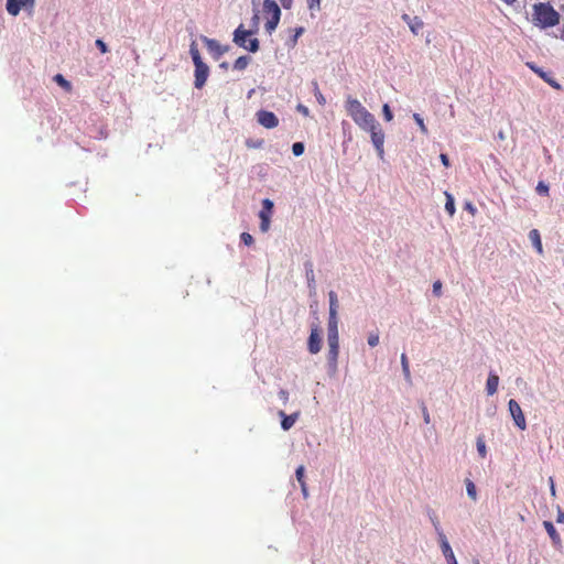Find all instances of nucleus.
I'll list each match as a JSON object with an SVG mask.
<instances>
[{
	"label": "nucleus",
	"instance_id": "nucleus-1",
	"mask_svg": "<svg viewBox=\"0 0 564 564\" xmlns=\"http://www.w3.org/2000/svg\"><path fill=\"white\" fill-rule=\"evenodd\" d=\"M345 109L352 121L364 131L369 132L373 147L380 158L384 154V132L376 117L356 98L347 96Z\"/></svg>",
	"mask_w": 564,
	"mask_h": 564
},
{
	"label": "nucleus",
	"instance_id": "nucleus-34",
	"mask_svg": "<svg viewBox=\"0 0 564 564\" xmlns=\"http://www.w3.org/2000/svg\"><path fill=\"white\" fill-rule=\"evenodd\" d=\"M368 344L371 347H376L379 344V334L378 333L370 334L368 337Z\"/></svg>",
	"mask_w": 564,
	"mask_h": 564
},
{
	"label": "nucleus",
	"instance_id": "nucleus-38",
	"mask_svg": "<svg viewBox=\"0 0 564 564\" xmlns=\"http://www.w3.org/2000/svg\"><path fill=\"white\" fill-rule=\"evenodd\" d=\"M441 290H442V282L441 281H435L433 283V293L436 296H440L441 295Z\"/></svg>",
	"mask_w": 564,
	"mask_h": 564
},
{
	"label": "nucleus",
	"instance_id": "nucleus-2",
	"mask_svg": "<svg viewBox=\"0 0 564 564\" xmlns=\"http://www.w3.org/2000/svg\"><path fill=\"white\" fill-rule=\"evenodd\" d=\"M532 23L541 29L553 28L560 23V13L549 2L534 3Z\"/></svg>",
	"mask_w": 564,
	"mask_h": 564
},
{
	"label": "nucleus",
	"instance_id": "nucleus-44",
	"mask_svg": "<svg viewBox=\"0 0 564 564\" xmlns=\"http://www.w3.org/2000/svg\"><path fill=\"white\" fill-rule=\"evenodd\" d=\"M432 522H433V525H434V528H435V530H436V532H437V533H438L440 531H443V530L441 529V527H440V522H438L437 518L432 519Z\"/></svg>",
	"mask_w": 564,
	"mask_h": 564
},
{
	"label": "nucleus",
	"instance_id": "nucleus-6",
	"mask_svg": "<svg viewBox=\"0 0 564 564\" xmlns=\"http://www.w3.org/2000/svg\"><path fill=\"white\" fill-rule=\"evenodd\" d=\"M273 212V202L269 198L262 200V209L259 213L260 230L267 232L270 228L271 215Z\"/></svg>",
	"mask_w": 564,
	"mask_h": 564
},
{
	"label": "nucleus",
	"instance_id": "nucleus-31",
	"mask_svg": "<svg viewBox=\"0 0 564 564\" xmlns=\"http://www.w3.org/2000/svg\"><path fill=\"white\" fill-rule=\"evenodd\" d=\"M292 152L295 156H300L304 153V144L302 142H295L292 145Z\"/></svg>",
	"mask_w": 564,
	"mask_h": 564
},
{
	"label": "nucleus",
	"instance_id": "nucleus-39",
	"mask_svg": "<svg viewBox=\"0 0 564 564\" xmlns=\"http://www.w3.org/2000/svg\"><path fill=\"white\" fill-rule=\"evenodd\" d=\"M422 414H423L424 422L426 424H429L431 422V416H430V413L427 411V408L424 404L422 405Z\"/></svg>",
	"mask_w": 564,
	"mask_h": 564
},
{
	"label": "nucleus",
	"instance_id": "nucleus-20",
	"mask_svg": "<svg viewBox=\"0 0 564 564\" xmlns=\"http://www.w3.org/2000/svg\"><path fill=\"white\" fill-rule=\"evenodd\" d=\"M24 0H7V11L9 14L15 17L20 13Z\"/></svg>",
	"mask_w": 564,
	"mask_h": 564
},
{
	"label": "nucleus",
	"instance_id": "nucleus-3",
	"mask_svg": "<svg viewBox=\"0 0 564 564\" xmlns=\"http://www.w3.org/2000/svg\"><path fill=\"white\" fill-rule=\"evenodd\" d=\"M189 54L192 56L193 63L195 65V82L194 85L196 88H202L209 75L208 66L202 61L199 50L195 42H192L189 46Z\"/></svg>",
	"mask_w": 564,
	"mask_h": 564
},
{
	"label": "nucleus",
	"instance_id": "nucleus-4",
	"mask_svg": "<svg viewBox=\"0 0 564 564\" xmlns=\"http://www.w3.org/2000/svg\"><path fill=\"white\" fill-rule=\"evenodd\" d=\"M262 11L267 19L265 31L271 34L278 26L281 18V9L274 0H264Z\"/></svg>",
	"mask_w": 564,
	"mask_h": 564
},
{
	"label": "nucleus",
	"instance_id": "nucleus-48",
	"mask_svg": "<svg viewBox=\"0 0 564 564\" xmlns=\"http://www.w3.org/2000/svg\"><path fill=\"white\" fill-rule=\"evenodd\" d=\"M501 1L505 2L508 6H512L513 3L517 2V0H501Z\"/></svg>",
	"mask_w": 564,
	"mask_h": 564
},
{
	"label": "nucleus",
	"instance_id": "nucleus-19",
	"mask_svg": "<svg viewBox=\"0 0 564 564\" xmlns=\"http://www.w3.org/2000/svg\"><path fill=\"white\" fill-rule=\"evenodd\" d=\"M543 525H544L547 534L550 535L551 540L553 541V543L555 545H561V536H560L558 532L556 531V529L554 528L553 523L550 521H544Z\"/></svg>",
	"mask_w": 564,
	"mask_h": 564
},
{
	"label": "nucleus",
	"instance_id": "nucleus-41",
	"mask_svg": "<svg viewBox=\"0 0 564 564\" xmlns=\"http://www.w3.org/2000/svg\"><path fill=\"white\" fill-rule=\"evenodd\" d=\"M279 397H280V399H281L284 403H286V402L289 401V392H288V391H285V390H281V391L279 392Z\"/></svg>",
	"mask_w": 564,
	"mask_h": 564
},
{
	"label": "nucleus",
	"instance_id": "nucleus-13",
	"mask_svg": "<svg viewBox=\"0 0 564 564\" xmlns=\"http://www.w3.org/2000/svg\"><path fill=\"white\" fill-rule=\"evenodd\" d=\"M402 20L409 25L411 32L415 35H417L420 30L424 26V22L419 17H410L409 14L404 13L402 15Z\"/></svg>",
	"mask_w": 564,
	"mask_h": 564
},
{
	"label": "nucleus",
	"instance_id": "nucleus-25",
	"mask_svg": "<svg viewBox=\"0 0 564 564\" xmlns=\"http://www.w3.org/2000/svg\"><path fill=\"white\" fill-rule=\"evenodd\" d=\"M445 196H446L445 210L448 213L449 216H453L456 210L454 197L448 192H445Z\"/></svg>",
	"mask_w": 564,
	"mask_h": 564
},
{
	"label": "nucleus",
	"instance_id": "nucleus-7",
	"mask_svg": "<svg viewBox=\"0 0 564 564\" xmlns=\"http://www.w3.org/2000/svg\"><path fill=\"white\" fill-rule=\"evenodd\" d=\"M509 412L514 421V424L522 431L527 429L525 416L521 410L519 403L511 399L508 403Z\"/></svg>",
	"mask_w": 564,
	"mask_h": 564
},
{
	"label": "nucleus",
	"instance_id": "nucleus-16",
	"mask_svg": "<svg viewBox=\"0 0 564 564\" xmlns=\"http://www.w3.org/2000/svg\"><path fill=\"white\" fill-rule=\"evenodd\" d=\"M279 415L282 417V421H281V427L284 430V431H288L290 430L294 423L296 422L297 417H299V412L296 413H293L291 415H286L283 411H280L279 412Z\"/></svg>",
	"mask_w": 564,
	"mask_h": 564
},
{
	"label": "nucleus",
	"instance_id": "nucleus-10",
	"mask_svg": "<svg viewBox=\"0 0 564 564\" xmlns=\"http://www.w3.org/2000/svg\"><path fill=\"white\" fill-rule=\"evenodd\" d=\"M307 348L311 354H317L322 348V337L317 326L312 327L307 341Z\"/></svg>",
	"mask_w": 564,
	"mask_h": 564
},
{
	"label": "nucleus",
	"instance_id": "nucleus-30",
	"mask_svg": "<svg viewBox=\"0 0 564 564\" xmlns=\"http://www.w3.org/2000/svg\"><path fill=\"white\" fill-rule=\"evenodd\" d=\"M314 95L319 105L324 106L326 104V99H325L324 95L321 93V90L318 88V84L316 82L314 83Z\"/></svg>",
	"mask_w": 564,
	"mask_h": 564
},
{
	"label": "nucleus",
	"instance_id": "nucleus-18",
	"mask_svg": "<svg viewBox=\"0 0 564 564\" xmlns=\"http://www.w3.org/2000/svg\"><path fill=\"white\" fill-rule=\"evenodd\" d=\"M499 377L495 373H489L486 390L489 395H494L498 390Z\"/></svg>",
	"mask_w": 564,
	"mask_h": 564
},
{
	"label": "nucleus",
	"instance_id": "nucleus-28",
	"mask_svg": "<svg viewBox=\"0 0 564 564\" xmlns=\"http://www.w3.org/2000/svg\"><path fill=\"white\" fill-rule=\"evenodd\" d=\"M476 445H477V451L479 453V456L481 458H485L486 455H487L486 443H485V441H484V438L481 436H479L477 438Z\"/></svg>",
	"mask_w": 564,
	"mask_h": 564
},
{
	"label": "nucleus",
	"instance_id": "nucleus-9",
	"mask_svg": "<svg viewBox=\"0 0 564 564\" xmlns=\"http://www.w3.org/2000/svg\"><path fill=\"white\" fill-rule=\"evenodd\" d=\"M438 541H440V545H441L443 555L445 556V558L447 561V564H458L457 560L455 557V554H454V552L447 541V538L443 531L438 532Z\"/></svg>",
	"mask_w": 564,
	"mask_h": 564
},
{
	"label": "nucleus",
	"instance_id": "nucleus-42",
	"mask_svg": "<svg viewBox=\"0 0 564 564\" xmlns=\"http://www.w3.org/2000/svg\"><path fill=\"white\" fill-rule=\"evenodd\" d=\"M321 0H307V6L310 9L318 8Z\"/></svg>",
	"mask_w": 564,
	"mask_h": 564
},
{
	"label": "nucleus",
	"instance_id": "nucleus-27",
	"mask_svg": "<svg viewBox=\"0 0 564 564\" xmlns=\"http://www.w3.org/2000/svg\"><path fill=\"white\" fill-rule=\"evenodd\" d=\"M466 491L474 501L477 499L476 486L470 479H466Z\"/></svg>",
	"mask_w": 564,
	"mask_h": 564
},
{
	"label": "nucleus",
	"instance_id": "nucleus-46",
	"mask_svg": "<svg viewBox=\"0 0 564 564\" xmlns=\"http://www.w3.org/2000/svg\"><path fill=\"white\" fill-rule=\"evenodd\" d=\"M466 209L469 210L473 215L475 214L476 212V208L473 206L471 203H467L466 204Z\"/></svg>",
	"mask_w": 564,
	"mask_h": 564
},
{
	"label": "nucleus",
	"instance_id": "nucleus-47",
	"mask_svg": "<svg viewBox=\"0 0 564 564\" xmlns=\"http://www.w3.org/2000/svg\"><path fill=\"white\" fill-rule=\"evenodd\" d=\"M556 521L558 523H564V512H562V511L558 512Z\"/></svg>",
	"mask_w": 564,
	"mask_h": 564
},
{
	"label": "nucleus",
	"instance_id": "nucleus-33",
	"mask_svg": "<svg viewBox=\"0 0 564 564\" xmlns=\"http://www.w3.org/2000/svg\"><path fill=\"white\" fill-rule=\"evenodd\" d=\"M240 239L246 246H251L253 243V237L249 232H242Z\"/></svg>",
	"mask_w": 564,
	"mask_h": 564
},
{
	"label": "nucleus",
	"instance_id": "nucleus-24",
	"mask_svg": "<svg viewBox=\"0 0 564 564\" xmlns=\"http://www.w3.org/2000/svg\"><path fill=\"white\" fill-rule=\"evenodd\" d=\"M251 58L249 56H240L234 63V68L237 70H243L249 65Z\"/></svg>",
	"mask_w": 564,
	"mask_h": 564
},
{
	"label": "nucleus",
	"instance_id": "nucleus-29",
	"mask_svg": "<svg viewBox=\"0 0 564 564\" xmlns=\"http://www.w3.org/2000/svg\"><path fill=\"white\" fill-rule=\"evenodd\" d=\"M413 119H414V120H415V122L417 123V126H419V128H420L421 132H422V133H424V134H427L429 130H427V128H426V126H425V123H424L423 118H422L419 113H414V115H413Z\"/></svg>",
	"mask_w": 564,
	"mask_h": 564
},
{
	"label": "nucleus",
	"instance_id": "nucleus-26",
	"mask_svg": "<svg viewBox=\"0 0 564 564\" xmlns=\"http://www.w3.org/2000/svg\"><path fill=\"white\" fill-rule=\"evenodd\" d=\"M401 365H402V371H403L405 380L411 382L410 366H409V360H408V357L405 354L401 355Z\"/></svg>",
	"mask_w": 564,
	"mask_h": 564
},
{
	"label": "nucleus",
	"instance_id": "nucleus-22",
	"mask_svg": "<svg viewBox=\"0 0 564 564\" xmlns=\"http://www.w3.org/2000/svg\"><path fill=\"white\" fill-rule=\"evenodd\" d=\"M329 296V316H337L338 299L334 291L328 293Z\"/></svg>",
	"mask_w": 564,
	"mask_h": 564
},
{
	"label": "nucleus",
	"instance_id": "nucleus-14",
	"mask_svg": "<svg viewBox=\"0 0 564 564\" xmlns=\"http://www.w3.org/2000/svg\"><path fill=\"white\" fill-rule=\"evenodd\" d=\"M208 51L215 55L216 58L220 57L227 52V47H223L216 40L204 37L203 39Z\"/></svg>",
	"mask_w": 564,
	"mask_h": 564
},
{
	"label": "nucleus",
	"instance_id": "nucleus-15",
	"mask_svg": "<svg viewBox=\"0 0 564 564\" xmlns=\"http://www.w3.org/2000/svg\"><path fill=\"white\" fill-rule=\"evenodd\" d=\"M328 344V354L327 359L330 366L336 367L337 359L339 355V341L327 343Z\"/></svg>",
	"mask_w": 564,
	"mask_h": 564
},
{
	"label": "nucleus",
	"instance_id": "nucleus-35",
	"mask_svg": "<svg viewBox=\"0 0 564 564\" xmlns=\"http://www.w3.org/2000/svg\"><path fill=\"white\" fill-rule=\"evenodd\" d=\"M304 32V28L303 26H299L294 30V35L292 37V45L294 46L297 42V39L303 34Z\"/></svg>",
	"mask_w": 564,
	"mask_h": 564
},
{
	"label": "nucleus",
	"instance_id": "nucleus-11",
	"mask_svg": "<svg viewBox=\"0 0 564 564\" xmlns=\"http://www.w3.org/2000/svg\"><path fill=\"white\" fill-rule=\"evenodd\" d=\"M527 66L531 70H533L540 78H542L545 83H547L551 87H553L557 90L562 89V86L558 84V82H556L553 77H551L549 75V73L544 72L542 68L536 66L534 63L528 62Z\"/></svg>",
	"mask_w": 564,
	"mask_h": 564
},
{
	"label": "nucleus",
	"instance_id": "nucleus-21",
	"mask_svg": "<svg viewBox=\"0 0 564 564\" xmlns=\"http://www.w3.org/2000/svg\"><path fill=\"white\" fill-rule=\"evenodd\" d=\"M304 471H305V468L303 465H301L296 468L295 475H296L297 481L301 485L302 492H303L304 497H307V488H306V482L304 480Z\"/></svg>",
	"mask_w": 564,
	"mask_h": 564
},
{
	"label": "nucleus",
	"instance_id": "nucleus-8",
	"mask_svg": "<svg viewBox=\"0 0 564 564\" xmlns=\"http://www.w3.org/2000/svg\"><path fill=\"white\" fill-rule=\"evenodd\" d=\"M256 116L259 124L267 129H273L279 126V119L272 111L259 110Z\"/></svg>",
	"mask_w": 564,
	"mask_h": 564
},
{
	"label": "nucleus",
	"instance_id": "nucleus-49",
	"mask_svg": "<svg viewBox=\"0 0 564 564\" xmlns=\"http://www.w3.org/2000/svg\"><path fill=\"white\" fill-rule=\"evenodd\" d=\"M220 67L227 69L228 68V63L227 62L221 63Z\"/></svg>",
	"mask_w": 564,
	"mask_h": 564
},
{
	"label": "nucleus",
	"instance_id": "nucleus-12",
	"mask_svg": "<svg viewBox=\"0 0 564 564\" xmlns=\"http://www.w3.org/2000/svg\"><path fill=\"white\" fill-rule=\"evenodd\" d=\"M334 341H339L338 318L337 316H329L327 326V343Z\"/></svg>",
	"mask_w": 564,
	"mask_h": 564
},
{
	"label": "nucleus",
	"instance_id": "nucleus-17",
	"mask_svg": "<svg viewBox=\"0 0 564 564\" xmlns=\"http://www.w3.org/2000/svg\"><path fill=\"white\" fill-rule=\"evenodd\" d=\"M529 239L532 242L533 247L535 248L536 252L539 254H543V246L541 241V236L538 229H532L529 232Z\"/></svg>",
	"mask_w": 564,
	"mask_h": 564
},
{
	"label": "nucleus",
	"instance_id": "nucleus-32",
	"mask_svg": "<svg viewBox=\"0 0 564 564\" xmlns=\"http://www.w3.org/2000/svg\"><path fill=\"white\" fill-rule=\"evenodd\" d=\"M383 117L387 121H391L393 119L392 111L388 104H384L382 107Z\"/></svg>",
	"mask_w": 564,
	"mask_h": 564
},
{
	"label": "nucleus",
	"instance_id": "nucleus-50",
	"mask_svg": "<svg viewBox=\"0 0 564 564\" xmlns=\"http://www.w3.org/2000/svg\"><path fill=\"white\" fill-rule=\"evenodd\" d=\"M300 109H302V112L307 113V108L300 106Z\"/></svg>",
	"mask_w": 564,
	"mask_h": 564
},
{
	"label": "nucleus",
	"instance_id": "nucleus-37",
	"mask_svg": "<svg viewBox=\"0 0 564 564\" xmlns=\"http://www.w3.org/2000/svg\"><path fill=\"white\" fill-rule=\"evenodd\" d=\"M96 46L100 50V52L102 54L108 52V46H107V44L102 40H97L96 41Z\"/></svg>",
	"mask_w": 564,
	"mask_h": 564
},
{
	"label": "nucleus",
	"instance_id": "nucleus-43",
	"mask_svg": "<svg viewBox=\"0 0 564 564\" xmlns=\"http://www.w3.org/2000/svg\"><path fill=\"white\" fill-rule=\"evenodd\" d=\"M307 281H308V285H313L314 282H315V279H314V274H313V270L311 269L310 270V275H307Z\"/></svg>",
	"mask_w": 564,
	"mask_h": 564
},
{
	"label": "nucleus",
	"instance_id": "nucleus-36",
	"mask_svg": "<svg viewBox=\"0 0 564 564\" xmlns=\"http://www.w3.org/2000/svg\"><path fill=\"white\" fill-rule=\"evenodd\" d=\"M536 192L541 195H547L549 186L546 184H544L543 182H540L536 186Z\"/></svg>",
	"mask_w": 564,
	"mask_h": 564
},
{
	"label": "nucleus",
	"instance_id": "nucleus-45",
	"mask_svg": "<svg viewBox=\"0 0 564 564\" xmlns=\"http://www.w3.org/2000/svg\"><path fill=\"white\" fill-rule=\"evenodd\" d=\"M550 484H551V495L552 496H555L556 491H555V485H554V481H553V478H550Z\"/></svg>",
	"mask_w": 564,
	"mask_h": 564
},
{
	"label": "nucleus",
	"instance_id": "nucleus-23",
	"mask_svg": "<svg viewBox=\"0 0 564 564\" xmlns=\"http://www.w3.org/2000/svg\"><path fill=\"white\" fill-rule=\"evenodd\" d=\"M53 79L65 91H67V93L72 91L73 86H72L70 82H68L62 74H56Z\"/></svg>",
	"mask_w": 564,
	"mask_h": 564
},
{
	"label": "nucleus",
	"instance_id": "nucleus-40",
	"mask_svg": "<svg viewBox=\"0 0 564 564\" xmlns=\"http://www.w3.org/2000/svg\"><path fill=\"white\" fill-rule=\"evenodd\" d=\"M440 159H441V162L443 163V165H444L445 167H448V166H449V159H448L447 154L442 153V154L440 155Z\"/></svg>",
	"mask_w": 564,
	"mask_h": 564
},
{
	"label": "nucleus",
	"instance_id": "nucleus-5",
	"mask_svg": "<svg viewBox=\"0 0 564 564\" xmlns=\"http://www.w3.org/2000/svg\"><path fill=\"white\" fill-rule=\"evenodd\" d=\"M251 34L250 31L243 29V25L240 24L234 32V42L249 52H257L259 50V41L258 39H251L247 41V37Z\"/></svg>",
	"mask_w": 564,
	"mask_h": 564
}]
</instances>
